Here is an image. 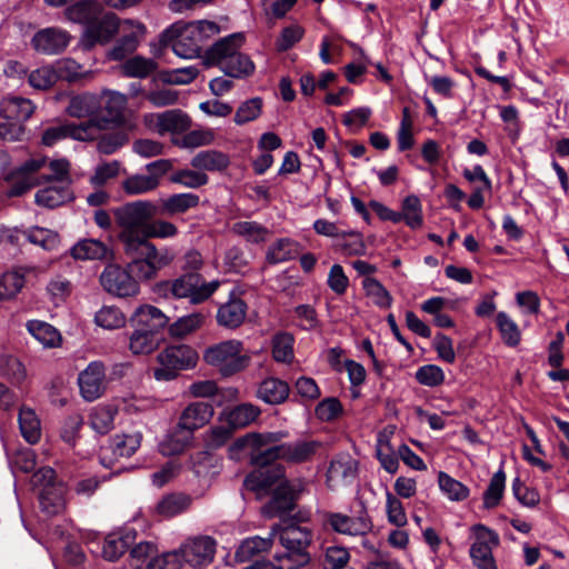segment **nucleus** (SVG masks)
I'll return each instance as SVG.
<instances>
[{
    "label": "nucleus",
    "mask_w": 569,
    "mask_h": 569,
    "mask_svg": "<svg viewBox=\"0 0 569 569\" xmlns=\"http://www.w3.org/2000/svg\"><path fill=\"white\" fill-rule=\"evenodd\" d=\"M271 536L278 537L284 551L274 555V560L287 569H299L311 561L309 551L313 541V531L295 519L271 527Z\"/></svg>",
    "instance_id": "nucleus-1"
},
{
    "label": "nucleus",
    "mask_w": 569,
    "mask_h": 569,
    "mask_svg": "<svg viewBox=\"0 0 569 569\" xmlns=\"http://www.w3.org/2000/svg\"><path fill=\"white\" fill-rule=\"evenodd\" d=\"M219 32L220 27L213 21H179L162 31L160 42L163 46L170 44L178 57L193 59L200 56L204 41Z\"/></svg>",
    "instance_id": "nucleus-2"
},
{
    "label": "nucleus",
    "mask_w": 569,
    "mask_h": 569,
    "mask_svg": "<svg viewBox=\"0 0 569 569\" xmlns=\"http://www.w3.org/2000/svg\"><path fill=\"white\" fill-rule=\"evenodd\" d=\"M70 171V162L64 159L49 160L46 156L36 153L23 161L13 172L11 196H21L26 191L52 179H66Z\"/></svg>",
    "instance_id": "nucleus-3"
},
{
    "label": "nucleus",
    "mask_w": 569,
    "mask_h": 569,
    "mask_svg": "<svg viewBox=\"0 0 569 569\" xmlns=\"http://www.w3.org/2000/svg\"><path fill=\"white\" fill-rule=\"evenodd\" d=\"M214 415V408L210 402L192 401L181 411L176 433L169 438L167 449L162 447L163 453L176 455L183 451L190 443L193 432L207 426Z\"/></svg>",
    "instance_id": "nucleus-4"
},
{
    "label": "nucleus",
    "mask_w": 569,
    "mask_h": 569,
    "mask_svg": "<svg viewBox=\"0 0 569 569\" xmlns=\"http://www.w3.org/2000/svg\"><path fill=\"white\" fill-rule=\"evenodd\" d=\"M203 361L214 368L222 377H231L247 369L251 356L243 350V343L237 339L220 341L207 347Z\"/></svg>",
    "instance_id": "nucleus-5"
},
{
    "label": "nucleus",
    "mask_w": 569,
    "mask_h": 569,
    "mask_svg": "<svg viewBox=\"0 0 569 569\" xmlns=\"http://www.w3.org/2000/svg\"><path fill=\"white\" fill-rule=\"evenodd\" d=\"M288 436L284 431L257 433L251 432L238 438L230 451L249 450L250 461L257 467H270L276 460H282L281 443L276 445Z\"/></svg>",
    "instance_id": "nucleus-6"
},
{
    "label": "nucleus",
    "mask_w": 569,
    "mask_h": 569,
    "mask_svg": "<svg viewBox=\"0 0 569 569\" xmlns=\"http://www.w3.org/2000/svg\"><path fill=\"white\" fill-rule=\"evenodd\" d=\"M158 206L150 200H136L127 202L114 209V218L121 229L119 240L127 246V238L141 239L146 226L156 217Z\"/></svg>",
    "instance_id": "nucleus-7"
},
{
    "label": "nucleus",
    "mask_w": 569,
    "mask_h": 569,
    "mask_svg": "<svg viewBox=\"0 0 569 569\" xmlns=\"http://www.w3.org/2000/svg\"><path fill=\"white\" fill-rule=\"evenodd\" d=\"M198 352L188 345L169 346L157 355L159 368L153 370L158 381L173 380L179 371L189 370L197 366Z\"/></svg>",
    "instance_id": "nucleus-8"
},
{
    "label": "nucleus",
    "mask_w": 569,
    "mask_h": 569,
    "mask_svg": "<svg viewBox=\"0 0 569 569\" xmlns=\"http://www.w3.org/2000/svg\"><path fill=\"white\" fill-rule=\"evenodd\" d=\"M176 550L181 568L202 569L213 562L217 541L207 535L192 536L187 538Z\"/></svg>",
    "instance_id": "nucleus-9"
},
{
    "label": "nucleus",
    "mask_w": 569,
    "mask_h": 569,
    "mask_svg": "<svg viewBox=\"0 0 569 569\" xmlns=\"http://www.w3.org/2000/svg\"><path fill=\"white\" fill-rule=\"evenodd\" d=\"M472 543L469 556L477 569H498L493 549L500 543L499 535L485 525L477 523L470 528Z\"/></svg>",
    "instance_id": "nucleus-10"
},
{
    "label": "nucleus",
    "mask_w": 569,
    "mask_h": 569,
    "mask_svg": "<svg viewBox=\"0 0 569 569\" xmlns=\"http://www.w3.org/2000/svg\"><path fill=\"white\" fill-rule=\"evenodd\" d=\"M220 287L219 280L203 281L199 273L186 272L173 280L174 299H189L192 305L207 301Z\"/></svg>",
    "instance_id": "nucleus-11"
},
{
    "label": "nucleus",
    "mask_w": 569,
    "mask_h": 569,
    "mask_svg": "<svg viewBox=\"0 0 569 569\" xmlns=\"http://www.w3.org/2000/svg\"><path fill=\"white\" fill-rule=\"evenodd\" d=\"M127 246L123 247L126 256H141L157 274L160 270L170 266L176 258V252L172 248H158L153 242L147 241L146 238H127Z\"/></svg>",
    "instance_id": "nucleus-12"
},
{
    "label": "nucleus",
    "mask_w": 569,
    "mask_h": 569,
    "mask_svg": "<svg viewBox=\"0 0 569 569\" xmlns=\"http://www.w3.org/2000/svg\"><path fill=\"white\" fill-rule=\"evenodd\" d=\"M120 30V20L112 12L100 11V16L83 29L80 41L86 49L109 43Z\"/></svg>",
    "instance_id": "nucleus-13"
},
{
    "label": "nucleus",
    "mask_w": 569,
    "mask_h": 569,
    "mask_svg": "<svg viewBox=\"0 0 569 569\" xmlns=\"http://www.w3.org/2000/svg\"><path fill=\"white\" fill-rule=\"evenodd\" d=\"M303 490L300 480H282L276 487L271 499L263 506L262 512L268 518L282 517L295 508V501Z\"/></svg>",
    "instance_id": "nucleus-14"
},
{
    "label": "nucleus",
    "mask_w": 569,
    "mask_h": 569,
    "mask_svg": "<svg viewBox=\"0 0 569 569\" xmlns=\"http://www.w3.org/2000/svg\"><path fill=\"white\" fill-rule=\"evenodd\" d=\"M100 283L102 288L120 298L137 296L140 291V286L128 269L121 268L118 264H108L100 274Z\"/></svg>",
    "instance_id": "nucleus-15"
},
{
    "label": "nucleus",
    "mask_w": 569,
    "mask_h": 569,
    "mask_svg": "<svg viewBox=\"0 0 569 569\" xmlns=\"http://www.w3.org/2000/svg\"><path fill=\"white\" fill-rule=\"evenodd\" d=\"M78 386L81 397L86 401L101 398L108 387L106 366L102 361H91L78 376Z\"/></svg>",
    "instance_id": "nucleus-16"
},
{
    "label": "nucleus",
    "mask_w": 569,
    "mask_h": 569,
    "mask_svg": "<svg viewBox=\"0 0 569 569\" xmlns=\"http://www.w3.org/2000/svg\"><path fill=\"white\" fill-rule=\"evenodd\" d=\"M72 40L69 31L60 27H47L38 30L31 38L32 49L43 56H57L66 51Z\"/></svg>",
    "instance_id": "nucleus-17"
},
{
    "label": "nucleus",
    "mask_w": 569,
    "mask_h": 569,
    "mask_svg": "<svg viewBox=\"0 0 569 569\" xmlns=\"http://www.w3.org/2000/svg\"><path fill=\"white\" fill-rule=\"evenodd\" d=\"M244 44V34L242 32L226 36L212 46H210L202 57L207 67H218L221 71L227 63L238 53Z\"/></svg>",
    "instance_id": "nucleus-18"
},
{
    "label": "nucleus",
    "mask_w": 569,
    "mask_h": 569,
    "mask_svg": "<svg viewBox=\"0 0 569 569\" xmlns=\"http://www.w3.org/2000/svg\"><path fill=\"white\" fill-rule=\"evenodd\" d=\"M146 122L160 136L183 133L191 127V118L180 109H171L144 117Z\"/></svg>",
    "instance_id": "nucleus-19"
},
{
    "label": "nucleus",
    "mask_w": 569,
    "mask_h": 569,
    "mask_svg": "<svg viewBox=\"0 0 569 569\" xmlns=\"http://www.w3.org/2000/svg\"><path fill=\"white\" fill-rule=\"evenodd\" d=\"M49 183L50 186L37 191L34 200L38 206L53 209L73 199V192L70 187V171H68L66 179H52Z\"/></svg>",
    "instance_id": "nucleus-20"
},
{
    "label": "nucleus",
    "mask_w": 569,
    "mask_h": 569,
    "mask_svg": "<svg viewBox=\"0 0 569 569\" xmlns=\"http://www.w3.org/2000/svg\"><path fill=\"white\" fill-rule=\"evenodd\" d=\"M327 522L333 531L348 536H365L372 529V522L366 510H361L355 517L331 512L327 515Z\"/></svg>",
    "instance_id": "nucleus-21"
},
{
    "label": "nucleus",
    "mask_w": 569,
    "mask_h": 569,
    "mask_svg": "<svg viewBox=\"0 0 569 569\" xmlns=\"http://www.w3.org/2000/svg\"><path fill=\"white\" fill-rule=\"evenodd\" d=\"M130 323L132 328L152 330V333L160 336L169 323V317L154 306L141 305L131 315Z\"/></svg>",
    "instance_id": "nucleus-22"
},
{
    "label": "nucleus",
    "mask_w": 569,
    "mask_h": 569,
    "mask_svg": "<svg viewBox=\"0 0 569 569\" xmlns=\"http://www.w3.org/2000/svg\"><path fill=\"white\" fill-rule=\"evenodd\" d=\"M124 24H128L136 30L121 36L116 43L106 52V58L110 61H122L131 53H133L140 41V37L144 33V26L132 20H124Z\"/></svg>",
    "instance_id": "nucleus-23"
},
{
    "label": "nucleus",
    "mask_w": 569,
    "mask_h": 569,
    "mask_svg": "<svg viewBox=\"0 0 569 569\" xmlns=\"http://www.w3.org/2000/svg\"><path fill=\"white\" fill-rule=\"evenodd\" d=\"M321 448V442L311 439H298L281 443L282 460L291 465L311 461Z\"/></svg>",
    "instance_id": "nucleus-24"
},
{
    "label": "nucleus",
    "mask_w": 569,
    "mask_h": 569,
    "mask_svg": "<svg viewBox=\"0 0 569 569\" xmlns=\"http://www.w3.org/2000/svg\"><path fill=\"white\" fill-rule=\"evenodd\" d=\"M283 477L284 468L274 465L249 473L244 479V486L251 491L262 492L269 490L278 480H284Z\"/></svg>",
    "instance_id": "nucleus-25"
},
{
    "label": "nucleus",
    "mask_w": 569,
    "mask_h": 569,
    "mask_svg": "<svg viewBox=\"0 0 569 569\" xmlns=\"http://www.w3.org/2000/svg\"><path fill=\"white\" fill-rule=\"evenodd\" d=\"M247 316V303L240 298H230L217 311V322L220 327L236 329L240 327Z\"/></svg>",
    "instance_id": "nucleus-26"
},
{
    "label": "nucleus",
    "mask_w": 569,
    "mask_h": 569,
    "mask_svg": "<svg viewBox=\"0 0 569 569\" xmlns=\"http://www.w3.org/2000/svg\"><path fill=\"white\" fill-rule=\"evenodd\" d=\"M102 108L101 98L93 93H82L70 99L67 112L78 119H100L98 116Z\"/></svg>",
    "instance_id": "nucleus-27"
},
{
    "label": "nucleus",
    "mask_w": 569,
    "mask_h": 569,
    "mask_svg": "<svg viewBox=\"0 0 569 569\" xmlns=\"http://www.w3.org/2000/svg\"><path fill=\"white\" fill-rule=\"evenodd\" d=\"M102 9V6L96 0H80L68 6L64 16L68 21L81 24L84 29L99 18Z\"/></svg>",
    "instance_id": "nucleus-28"
},
{
    "label": "nucleus",
    "mask_w": 569,
    "mask_h": 569,
    "mask_svg": "<svg viewBox=\"0 0 569 569\" xmlns=\"http://www.w3.org/2000/svg\"><path fill=\"white\" fill-rule=\"evenodd\" d=\"M260 409L252 403H241L231 409L223 410L219 421L229 425L233 430L244 428L257 420Z\"/></svg>",
    "instance_id": "nucleus-29"
},
{
    "label": "nucleus",
    "mask_w": 569,
    "mask_h": 569,
    "mask_svg": "<svg viewBox=\"0 0 569 569\" xmlns=\"http://www.w3.org/2000/svg\"><path fill=\"white\" fill-rule=\"evenodd\" d=\"M100 98L103 104V111L106 112V116L101 117L100 119L104 120V126L108 122H122L124 118V111L128 104L127 96L119 91L106 89L101 92Z\"/></svg>",
    "instance_id": "nucleus-30"
},
{
    "label": "nucleus",
    "mask_w": 569,
    "mask_h": 569,
    "mask_svg": "<svg viewBox=\"0 0 569 569\" xmlns=\"http://www.w3.org/2000/svg\"><path fill=\"white\" fill-rule=\"evenodd\" d=\"M69 251L74 260H103L111 256L110 247L98 239H81Z\"/></svg>",
    "instance_id": "nucleus-31"
},
{
    "label": "nucleus",
    "mask_w": 569,
    "mask_h": 569,
    "mask_svg": "<svg viewBox=\"0 0 569 569\" xmlns=\"http://www.w3.org/2000/svg\"><path fill=\"white\" fill-rule=\"evenodd\" d=\"M136 533L133 530L113 532L106 537L102 556L109 561L118 560L134 542Z\"/></svg>",
    "instance_id": "nucleus-32"
},
{
    "label": "nucleus",
    "mask_w": 569,
    "mask_h": 569,
    "mask_svg": "<svg viewBox=\"0 0 569 569\" xmlns=\"http://www.w3.org/2000/svg\"><path fill=\"white\" fill-rule=\"evenodd\" d=\"M34 108L30 99L7 97L0 103V113L7 120H16L23 123L32 116Z\"/></svg>",
    "instance_id": "nucleus-33"
},
{
    "label": "nucleus",
    "mask_w": 569,
    "mask_h": 569,
    "mask_svg": "<svg viewBox=\"0 0 569 569\" xmlns=\"http://www.w3.org/2000/svg\"><path fill=\"white\" fill-rule=\"evenodd\" d=\"M273 539L274 538L271 536V532L267 538L259 536L246 538L236 550V560L239 562H247L264 552H268L272 548Z\"/></svg>",
    "instance_id": "nucleus-34"
},
{
    "label": "nucleus",
    "mask_w": 569,
    "mask_h": 569,
    "mask_svg": "<svg viewBox=\"0 0 569 569\" xmlns=\"http://www.w3.org/2000/svg\"><path fill=\"white\" fill-rule=\"evenodd\" d=\"M190 164L202 171H223L230 164V158L227 153L209 149L202 150L194 154L190 161Z\"/></svg>",
    "instance_id": "nucleus-35"
},
{
    "label": "nucleus",
    "mask_w": 569,
    "mask_h": 569,
    "mask_svg": "<svg viewBox=\"0 0 569 569\" xmlns=\"http://www.w3.org/2000/svg\"><path fill=\"white\" fill-rule=\"evenodd\" d=\"M301 252L298 241L290 238H280L271 243L266 253V260L270 264H278L295 259Z\"/></svg>",
    "instance_id": "nucleus-36"
},
{
    "label": "nucleus",
    "mask_w": 569,
    "mask_h": 569,
    "mask_svg": "<svg viewBox=\"0 0 569 569\" xmlns=\"http://www.w3.org/2000/svg\"><path fill=\"white\" fill-rule=\"evenodd\" d=\"M391 432L387 430L380 431L377 437L376 445V457L379 460L381 467L388 473H396L399 469V456L396 452L390 442Z\"/></svg>",
    "instance_id": "nucleus-37"
},
{
    "label": "nucleus",
    "mask_w": 569,
    "mask_h": 569,
    "mask_svg": "<svg viewBox=\"0 0 569 569\" xmlns=\"http://www.w3.org/2000/svg\"><path fill=\"white\" fill-rule=\"evenodd\" d=\"M289 386L278 378H267L258 387L257 397L266 403H282L289 396Z\"/></svg>",
    "instance_id": "nucleus-38"
},
{
    "label": "nucleus",
    "mask_w": 569,
    "mask_h": 569,
    "mask_svg": "<svg viewBox=\"0 0 569 569\" xmlns=\"http://www.w3.org/2000/svg\"><path fill=\"white\" fill-rule=\"evenodd\" d=\"M152 330L143 331L138 328H133V331L129 336L128 348L131 353L136 356L150 355L156 351L161 342L159 335L152 333Z\"/></svg>",
    "instance_id": "nucleus-39"
},
{
    "label": "nucleus",
    "mask_w": 569,
    "mask_h": 569,
    "mask_svg": "<svg viewBox=\"0 0 569 569\" xmlns=\"http://www.w3.org/2000/svg\"><path fill=\"white\" fill-rule=\"evenodd\" d=\"M118 408L113 405H99L91 409L89 425L99 435H107L114 427Z\"/></svg>",
    "instance_id": "nucleus-40"
},
{
    "label": "nucleus",
    "mask_w": 569,
    "mask_h": 569,
    "mask_svg": "<svg viewBox=\"0 0 569 569\" xmlns=\"http://www.w3.org/2000/svg\"><path fill=\"white\" fill-rule=\"evenodd\" d=\"M66 492L67 488L64 485L41 489L38 492V497L42 512L48 516H56L62 512L66 508Z\"/></svg>",
    "instance_id": "nucleus-41"
},
{
    "label": "nucleus",
    "mask_w": 569,
    "mask_h": 569,
    "mask_svg": "<svg viewBox=\"0 0 569 569\" xmlns=\"http://www.w3.org/2000/svg\"><path fill=\"white\" fill-rule=\"evenodd\" d=\"M141 445V435L139 432L130 435H114L104 452L110 451L114 458H129L131 457Z\"/></svg>",
    "instance_id": "nucleus-42"
},
{
    "label": "nucleus",
    "mask_w": 569,
    "mask_h": 569,
    "mask_svg": "<svg viewBox=\"0 0 569 569\" xmlns=\"http://www.w3.org/2000/svg\"><path fill=\"white\" fill-rule=\"evenodd\" d=\"M19 429L22 438L36 445L41 438V422L33 409L21 407L18 415Z\"/></svg>",
    "instance_id": "nucleus-43"
},
{
    "label": "nucleus",
    "mask_w": 569,
    "mask_h": 569,
    "mask_svg": "<svg viewBox=\"0 0 569 569\" xmlns=\"http://www.w3.org/2000/svg\"><path fill=\"white\" fill-rule=\"evenodd\" d=\"M206 318V315L200 311L182 316L169 325V335L172 338H186L199 330L204 325Z\"/></svg>",
    "instance_id": "nucleus-44"
},
{
    "label": "nucleus",
    "mask_w": 569,
    "mask_h": 569,
    "mask_svg": "<svg viewBox=\"0 0 569 569\" xmlns=\"http://www.w3.org/2000/svg\"><path fill=\"white\" fill-rule=\"evenodd\" d=\"M191 501V498L187 495L170 493L163 496L158 501L156 505V512L161 517L171 518L187 510L190 507Z\"/></svg>",
    "instance_id": "nucleus-45"
},
{
    "label": "nucleus",
    "mask_w": 569,
    "mask_h": 569,
    "mask_svg": "<svg viewBox=\"0 0 569 569\" xmlns=\"http://www.w3.org/2000/svg\"><path fill=\"white\" fill-rule=\"evenodd\" d=\"M157 68L158 63L154 59L142 56L129 58L121 64V71L126 77L139 79L149 77Z\"/></svg>",
    "instance_id": "nucleus-46"
},
{
    "label": "nucleus",
    "mask_w": 569,
    "mask_h": 569,
    "mask_svg": "<svg viewBox=\"0 0 569 569\" xmlns=\"http://www.w3.org/2000/svg\"><path fill=\"white\" fill-rule=\"evenodd\" d=\"M68 123L70 139L84 142L99 138L100 132L106 128L104 120L101 119H88L80 123Z\"/></svg>",
    "instance_id": "nucleus-47"
},
{
    "label": "nucleus",
    "mask_w": 569,
    "mask_h": 569,
    "mask_svg": "<svg viewBox=\"0 0 569 569\" xmlns=\"http://www.w3.org/2000/svg\"><path fill=\"white\" fill-rule=\"evenodd\" d=\"M505 487L506 473L502 468H499V470L491 477L489 485L483 492L482 500L485 509H493L500 503L503 497Z\"/></svg>",
    "instance_id": "nucleus-48"
},
{
    "label": "nucleus",
    "mask_w": 569,
    "mask_h": 569,
    "mask_svg": "<svg viewBox=\"0 0 569 569\" xmlns=\"http://www.w3.org/2000/svg\"><path fill=\"white\" fill-rule=\"evenodd\" d=\"M256 66L250 56L241 50L233 56L222 70L224 76L234 79H246L254 73Z\"/></svg>",
    "instance_id": "nucleus-49"
},
{
    "label": "nucleus",
    "mask_w": 569,
    "mask_h": 569,
    "mask_svg": "<svg viewBox=\"0 0 569 569\" xmlns=\"http://www.w3.org/2000/svg\"><path fill=\"white\" fill-rule=\"evenodd\" d=\"M27 329L44 347H57L61 340L59 331L43 321L30 320L27 323Z\"/></svg>",
    "instance_id": "nucleus-50"
},
{
    "label": "nucleus",
    "mask_w": 569,
    "mask_h": 569,
    "mask_svg": "<svg viewBox=\"0 0 569 569\" xmlns=\"http://www.w3.org/2000/svg\"><path fill=\"white\" fill-rule=\"evenodd\" d=\"M26 283L24 273L19 270H10L0 276V300L14 298Z\"/></svg>",
    "instance_id": "nucleus-51"
},
{
    "label": "nucleus",
    "mask_w": 569,
    "mask_h": 569,
    "mask_svg": "<svg viewBox=\"0 0 569 569\" xmlns=\"http://www.w3.org/2000/svg\"><path fill=\"white\" fill-rule=\"evenodd\" d=\"M401 213L405 223L411 229H419L423 224L422 204L416 194L407 196L401 202Z\"/></svg>",
    "instance_id": "nucleus-52"
},
{
    "label": "nucleus",
    "mask_w": 569,
    "mask_h": 569,
    "mask_svg": "<svg viewBox=\"0 0 569 569\" xmlns=\"http://www.w3.org/2000/svg\"><path fill=\"white\" fill-rule=\"evenodd\" d=\"M295 338L289 332H278L273 336L272 357L277 362L289 363L293 359Z\"/></svg>",
    "instance_id": "nucleus-53"
},
{
    "label": "nucleus",
    "mask_w": 569,
    "mask_h": 569,
    "mask_svg": "<svg viewBox=\"0 0 569 569\" xmlns=\"http://www.w3.org/2000/svg\"><path fill=\"white\" fill-rule=\"evenodd\" d=\"M362 288L372 302L379 308H389L392 297L385 286L376 278L367 277L362 280Z\"/></svg>",
    "instance_id": "nucleus-54"
},
{
    "label": "nucleus",
    "mask_w": 569,
    "mask_h": 569,
    "mask_svg": "<svg viewBox=\"0 0 569 569\" xmlns=\"http://www.w3.org/2000/svg\"><path fill=\"white\" fill-rule=\"evenodd\" d=\"M158 187L159 182L148 173L132 174L122 182V189L128 196L143 194L156 190Z\"/></svg>",
    "instance_id": "nucleus-55"
},
{
    "label": "nucleus",
    "mask_w": 569,
    "mask_h": 569,
    "mask_svg": "<svg viewBox=\"0 0 569 569\" xmlns=\"http://www.w3.org/2000/svg\"><path fill=\"white\" fill-rule=\"evenodd\" d=\"M438 483L440 490L451 501H462L468 498L469 489L462 482L456 480L445 471H440L438 475Z\"/></svg>",
    "instance_id": "nucleus-56"
},
{
    "label": "nucleus",
    "mask_w": 569,
    "mask_h": 569,
    "mask_svg": "<svg viewBox=\"0 0 569 569\" xmlns=\"http://www.w3.org/2000/svg\"><path fill=\"white\" fill-rule=\"evenodd\" d=\"M231 230L252 243L263 242L268 234L267 228L256 221H238L232 224Z\"/></svg>",
    "instance_id": "nucleus-57"
},
{
    "label": "nucleus",
    "mask_w": 569,
    "mask_h": 569,
    "mask_svg": "<svg viewBox=\"0 0 569 569\" xmlns=\"http://www.w3.org/2000/svg\"><path fill=\"white\" fill-rule=\"evenodd\" d=\"M199 197L194 193H176L163 201V209L169 214L183 213L199 204Z\"/></svg>",
    "instance_id": "nucleus-58"
},
{
    "label": "nucleus",
    "mask_w": 569,
    "mask_h": 569,
    "mask_svg": "<svg viewBox=\"0 0 569 569\" xmlns=\"http://www.w3.org/2000/svg\"><path fill=\"white\" fill-rule=\"evenodd\" d=\"M496 321L502 341L510 347L518 346L521 339L518 325L505 311L497 313Z\"/></svg>",
    "instance_id": "nucleus-59"
},
{
    "label": "nucleus",
    "mask_w": 569,
    "mask_h": 569,
    "mask_svg": "<svg viewBox=\"0 0 569 569\" xmlns=\"http://www.w3.org/2000/svg\"><path fill=\"white\" fill-rule=\"evenodd\" d=\"M94 322L103 329L113 330L126 325V317L119 308L103 306L96 312Z\"/></svg>",
    "instance_id": "nucleus-60"
},
{
    "label": "nucleus",
    "mask_w": 569,
    "mask_h": 569,
    "mask_svg": "<svg viewBox=\"0 0 569 569\" xmlns=\"http://www.w3.org/2000/svg\"><path fill=\"white\" fill-rule=\"evenodd\" d=\"M178 232V227L174 223L152 218L146 226V231L141 234V238H146L147 241H150V239H172Z\"/></svg>",
    "instance_id": "nucleus-61"
},
{
    "label": "nucleus",
    "mask_w": 569,
    "mask_h": 569,
    "mask_svg": "<svg viewBox=\"0 0 569 569\" xmlns=\"http://www.w3.org/2000/svg\"><path fill=\"white\" fill-rule=\"evenodd\" d=\"M26 237L31 243L37 244L48 251L54 250L60 242L58 232L41 227H33L29 229L26 232Z\"/></svg>",
    "instance_id": "nucleus-62"
},
{
    "label": "nucleus",
    "mask_w": 569,
    "mask_h": 569,
    "mask_svg": "<svg viewBox=\"0 0 569 569\" xmlns=\"http://www.w3.org/2000/svg\"><path fill=\"white\" fill-rule=\"evenodd\" d=\"M305 28L298 23L289 24L281 29L277 40L276 49L279 52H286L302 40Z\"/></svg>",
    "instance_id": "nucleus-63"
},
{
    "label": "nucleus",
    "mask_w": 569,
    "mask_h": 569,
    "mask_svg": "<svg viewBox=\"0 0 569 569\" xmlns=\"http://www.w3.org/2000/svg\"><path fill=\"white\" fill-rule=\"evenodd\" d=\"M350 561L349 550L340 546H330L325 550V569H353L348 566Z\"/></svg>",
    "instance_id": "nucleus-64"
}]
</instances>
